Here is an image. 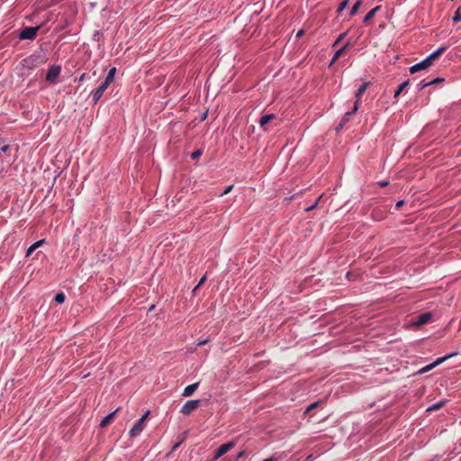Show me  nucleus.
<instances>
[{
    "mask_svg": "<svg viewBox=\"0 0 461 461\" xmlns=\"http://www.w3.org/2000/svg\"><path fill=\"white\" fill-rule=\"evenodd\" d=\"M149 415V411H147L140 419L136 422V424L131 429L129 434L131 437H136L139 435L145 428V420Z\"/></svg>",
    "mask_w": 461,
    "mask_h": 461,
    "instance_id": "f257e3e1",
    "label": "nucleus"
},
{
    "mask_svg": "<svg viewBox=\"0 0 461 461\" xmlns=\"http://www.w3.org/2000/svg\"><path fill=\"white\" fill-rule=\"evenodd\" d=\"M41 27V25H38L35 27H25L21 31L19 34L20 40H34Z\"/></svg>",
    "mask_w": 461,
    "mask_h": 461,
    "instance_id": "f03ea898",
    "label": "nucleus"
},
{
    "mask_svg": "<svg viewBox=\"0 0 461 461\" xmlns=\"http://www.w3.org/2000/svg\"><path fill=\"white\" fill-rule=\"evenodd\" d=\"M359 105H360V102L358 100H356L352 111L346 113L343 119L340 121L339 125L336 127L337 132L339 131L345 126V124L349 121L350 116L352 114H355L357 112Z\"/></svg>",
    "mask_w": 461,
    "mask_h": 461,
    "instance_id": "7ed1b4c3",
    "label": "nucleus"
},
{
    "mask_svg": "<svg viewBox=\"0 0 461 461\" xmlns=\"http://www.w3.org/2000/svg\"><path fill=\"white\" fill-rule=\"evenodd\" d=\"M200 404V400H190L187 401L181 408V413L184 415H189L191 412L195 411Z\"/></svg>",
    "mask_w": 461,
    "mask_h": 461,
    "instance_id": "20e7f679",
    "label": "nucleus"
},
{
    "mask_svg": "<svg viewBox=\"0 0 461 461\" xmlns=\"http://www.w3.org/2000/svg\"><path fill=\"white\" fill-rule=\"evenodd\" d=\"M235 446V443L233 441H229L227 443H224L221 445L215 451V455L212 458V461H216L218 458H220L221 456L229 452L233 447Z\"/></svg>",
    "mask_w": 461,
    "mask_h": 461,
    "instance_id": "39448f33",
    "label": "nucleus"
},
{
    "mask_svg": "<svg viewBox=\"0 0 461 461\" xmlns=\"http://www.w3.org/2000/svg\"><path fill=\"white\" fill-rule=\"evenodd\" d=\"M456 353H452V354H449V355H447L445 357H438L437 358L433 363L424 366L420 371V373H426V372H429L430 371L431 369H433L434 367L438 366V365L442 364L444 361H446L447 359L452 357L453 356H456Z\"/></svg>",
    "mask_w": 461,
    "mask_h": 461,
    "instance_id": "423d86ee",
    "label": "nucleus"
},
{
    "mask_svg": "<svg viewBox=\"0 0 461 461\" xmlns=\"http://www.w3.org/2000/svg\"><path fill=\"white\" fill-rule=\"evenodd\" d=\"M61 68L59 66H51L46 74V80L50 83H55L59 76Z\"/></svg>",
    "mask_w": 461,
    "mask_h": 461,
    "instance_id": "0eeeda50",
    "label": "nucleus"
},
{
    "mask_svg": "<svg viewBox=\"0 0 461 461\" xmlns=\"http://www.w3.org/2000/svg\"><path fill=\"white\" fill-rule=\"evenodd\" d=\"M108 86L109 85L104 81L95 91L92 92V100L94 104H96L100 100Z\"/></svg>",
    "mask_w": 461,
    "mask_h": 461,
    "instance_id": "6e6552de",
    "label": "nucleus"
},
{
    "mask_svg": "<svg viewBox=\"0 0 461 461\" xmlns=\"http://www.w3.org/2000/svg\"><path fill=\"white\" fill-rule=\"evenodd\" d=\"M431 318H432V312H424V313H421V314L416 316L415 318H413L412 323L415 326H421V325L426 324L428 321H429V320Z\"/></svg>",
    "mask_w": 461,
    "mask_h": 461,
    "instance_id": "1a4fd4ad",
    "label": "nucleus"
},
{
    "mask_svg": "<svg viewBox=\"0 0 461 461\" xmlns=\"http://www.w3.org/2000/svg\"><path fill=\"white\" fill-rule=\"evenodd\" d=\"M430 66H431V64L429 63V59H427V58H426L422 61L411 66L410 68V72L411 74H413L420 70L426 69V68H429Z\"/></svg>",
    "mask_w": 461,
    "mask_h": 461,
    "instance_id": "9d476101",
    "label": "nucleus"
},
{
    "mask_svg": "<svg viewBox=\"0 0 461 461\" xmlns=\"http://www.w3.org/2000/svg\"><path fill=\"white\" fill-rule=\"evenodd\" d=\"M446 50L447 47L445 46L438 48L437 50L429 55L427 59H429V63L432 65L433 61L437 59Z\"/></svg>",
    "mask_w": 461,
    "mask_h": 461,
    "instance_id": "9b49d317",
    "label": "nucleus"
},
{
    "mask_svg": "<svg viewBox=\"0 0 461 461\" xmlns=\"http://www.w3.org/2000/svg\"><path fill=\"white\" fill-rule=\"evenodd\" d=\"M199 383H194L187 385L183 392V396L189 397L191 396L194 391L198 388Z\"/></svg>",
    "mask_w": 461,
    "mask_h": 461,
    "instance_id": "f8f14e48",
    "label": "nucleus"
},
{
    "mask_svg": "<svg viewBox=\"0 0 461 461\" xmlns=\"http://www.w3.org/2000/svg\"><path fill=\"white\" fill-rule=\"evenodd\" d=\"M120 410V408H117L115 411H113V412H111L110 414H108L107 416H105L100 422V427L101 428H105L113 420V418L114 417L115 413Z\"/></svg>",
    "mask_w": 461,
    "mask_h": 461,
    "instance_id": "ddd939ff",
    "label": "nucleus"
},
{
    "mask_svg": "<svg viewBox=\"0 0 461 461\" xmlns=\"http://www.w3.org/2000/svg\"><path fill=\"white\" fill-rule=\"evenodd\" d=\"M370 84H371L370 82H365L358 87V89L357 90V92L355 94L357 100H358L360 102V97L366 92V88L370 86Z\"/></svg>",
    "mask_w": 461,
    "mask_h": 461,
    "instance_id": "4468645a",
    "label": "nucleus"
},
{
    "mask_svg": "<svg viewBox=\"0 0 461 461\" xmlns=\"http://www.w3.org/2000/svg\"><path fill=\"white\" fill-rule=\"evenodd\" d=\"M276 118L275 114H266L263 115L259 120V125L261 127H265L267 123L273 121Z\"/></svg>",
    "mask_w": 461,
    "mask_h": 461,
    "instance_id": "2eb2a0df",
    "label": "nucleus"
},
{
    "mask_svg": "<svg viewBox=\"0 0 461 461\" xmlns=\"http://www.w3.org/2000/svg\"><path fill=\"white\" fill-rule=\"evenodd\" d=\"M45 242L44 240H41L31 245L26 251V257H29L35 249L41 247Z\"/></svg>",
    "mask_w": 461,
    "mask_h": 461,
    "instance_id": "dca6fc26",
    "label": "nucleus"
},
{
    "mask_svg": "<svg viewBox=\"0 0 461 461\" xmlns=\"http://www.w3.org/2000/svg\"><path fill=\"white\" fill-rule=\"evenodd\" d=\"M380 8H381V6L377 5L375 8H373L372 10H370L366 14V15L364 17L363 22L364 23H368L375 16V14L380 10Z\"/></svg>",
    "mask_w": 461,
    "mask_h": 461,
    "instance_id": "f3484780",
    "label": "nucleus"
},
{
    "mask_svg": "<svg viewBox=\"0 0 461 461\" xmlns=\"http://www.w3.org/2000/svg\"><path fill=\"white\" fill-rule=\"evenodd\" d=\"M349 43L347 42L342 48H340L339 50H338L335 54L333 55V58L331 59V62L330 64L334 63L335 60H337L345 51L346 50L348 49Z\"/></svg>",
    "mask_w": 461,
    "mask_h": 461,
    "instance_id": "a211bd4d",
    "label": "nucleus"
},
{
    "mask_svg": "<svg viewBox=\"0 0 461 461\" xmlns=\"http://www.w3.org/2000/svg\"><path fill=\"white\" fill-rule=\"evenodd\" d=\"M115 72H116V68H112L109 70V72H108V74H107V76H106V77H105V79H104V82H105V83H107L109 86H110V85H111V83H112V82H113V80H114V75H115Z\"/></svg>",
    "mask_w": 461,
    "mask_h": 461,
    "instance_id": "6ab92c4d",
    "label": "nucleus"
},
{
    "mask_svg": "<svg viewBox=\"0 0 461 461\" xmlns=\"http://www.w3.org/2000/svg\"><path fill=\"white\" fill-rule=\"evenodd\" d=\"M409 80H406L402 82L399 86L398 89L395 91L393 97L397 98L400 94L404 90V88L409 85Z\"/></svg>",
    "mask_w": 461,
    "mask_h": 461,
    "instance_id": "aec40b11",
    "label": "nucleus"
},
{
    "mask_svg": "<svg viewBox=\"0 0 461 461\" xmlns=\"http://www.w3.org/2000/svg\"><path fill=\"white\" fill-rule=\"evenodd\" d=\"M361 5H362V0H357L354 4V5L352 6V8H351V10L349 12V15L350 16H354L357 13V11H358L359 7L361 6Z\"/></svg>",
    "mask_w": 461,
    "mask_h": 461,
    "instance_id": "412c9836",
    "label": "nucleus"
},
{
    "mask_svg": "<svg viewBox=\"0 0 461 461\" xmlns=\"http://www.w3.org/2000/svg\"><path fill=\"white\" fill-rule=\"evenodd\" d=\"M445 404V402H438L427 409V411H432L440 409Z\"/></svg>",
    "mask_w": 461,
    "mask_h": 461,
    "instance_id": "4be33fe9",
    "label": "nucleus"
},
{
    "mask_svg": "<svg viewBox=\"0 0 461 461\" xmlns=\"http://www.w3.org/2000/svg\"><path fill=\"white\" fill-rule=\"evenodd\" d=\"M321 403V401H317V402H314L312 403H311L310 405H308V407L306 408L305 411H304V414L310 412L312 410H314L315 408H317L320 404Z\"/></svg>",
    "mask_w": 461,
    "mask_h": 461,
    "instance_id": "5701e85b",
    "label": "nucleus"
},
{
    "mask_svg": "<svg viewBox=\"0 0 461 461\" xmlns=\"http://www.w3.org/2000/svg\"><path fill=\"white\" fill-rule=\"evenodd\" d=\"M55 302L58 303H64L65 301V294L63 293H58L56 295H55V298H54Z\"/></svg>",
    "mask_w": 461,
    "mask_h": 461,
    "instance_id": "b1692460",
    "label": "nucleus"
},
{
    "mask_svg": "<svg viewBox=\"0 0 461 461\" xmlns=\"http://www.w3.org/2000/svg\"><path fill=\"white\" fill-rule=\"evenodd\" d=\"M461 21V8H457L453 16V22L457 23Z\"/></svg>",
    "mask_w": 461,
    "mask_h": 461,
    "instance_id": "393cba45",
    "label": "nucleus"
},
{
    "mask_svg": "<svg viewBox=\"0 0 461 461\" xmlns=\"http://www.w3.org/2000/svg\"><path fill=\"white\" fill-rule=\"evenodd\" d=\"M349 3V0H344L343 2H341L337 9V12L339 14L341 13L348 5Z\"/></svg>",
    "mask_w": 461,
    "mask_h": 461,
    "instance_id": "a878e982",
    "label": "nucleus"
},
{
    "mask_svg": "<svg viewBox=\"0 0 461 461\" xmlns=\"http://www.w3.org/2000/svg\"><path fill=\"white\" fill-rule=\"evenodd\" d=\"M202 153H203V152H202V150H201V149L194 150V152H192V154H191V158H192L193 159H196V158H200V157H201Z\"/></svg>",
    "mask_w": 461,
    "mask_h": 461,
    "instance_id": "bb28decb",
    "label": "nucleus"
},
{
    "mask_svg": "<svg viewBox=\"0 0 461 461\" xmlns=\"http://www.w3.org/2000/svg\"><path fill=\"white\" fill-rule=\"evenodd\" d=\"M347 35V32L340 33L335 42L333 43V46L339 44Z\"/></svg>",
    "mask_w": 461,
    "mask_h": 461,
    "instance_id": "cd10ccee",
    "label": "nucleus"
},
{
    "mask_svg": "<svg viewBox=\"0 0 461 461\" xmlns=\"http://www.w3.org/2000/svg\"><path fill=\"white\" fill-rule=\"evenodd\" d=\"M321 197H322V195H320V196L318 197V199L316 200V202H315L313 204H312L311 206H309V207L306 209V211H307V212H310V211L313 210L314 208H316V207H317V205H318V203H319V201L321 199Z\"/></svg>",
    "mask_w": 461,
    "mask_h": 461,
    "instance_id": "c85d7f7f",
    "label": "nucleus"
},
{
    "mask_svg": "<svg viewBox=\"0 0 461 461\" xmlns=\"http://www.w3.org/2000/svg\"><path fill=\"white\" fill-rule=\"evenodd\" d=\"M429 86H430L429 82L421 81L418 86V90H422Z\"/></svg>",
    "mask_w": 461,
    "mask_h": 461,
    "instance_id": "c756f323",
    "label": "nucleus"
},
{
    "mask_svg": "<svg viewBox=\"0 0 461 461\" xmlns=\"http://www.w3.org/2000/svg\"><path fill=\"white\" fill-rule=\"evenodd\" d=\"M443 81H444V78L437 77V78L433 79L432 81H429V85L430 86L437 85V84H438L440 82H443Z\"/></svg>",
    "mask_w": 461,
    "mask_h": 461,
    "instance_id": "7c9ffc66",
    "label": "nucleus"
},
{
    "mask_svg": "<svg viewBox=\"0 0 461 461\" xmlns=\"http://www.w3.org/2000/svg\"><path fill=\"white\" fill-rule=\"evenodd\" d=\"M232 188H233V185H230L227 186V187L223 190V192L220 194V196H223V195H225V194H229V193L231 191V189H232Z\"/></svg>",
    "mask_w": 461,
    "mask_h": 461,
    "instance_id": "2f4dec72",
    "label": "nucleus"
},
{
    "mask_svg": "<svg viewBox=\"0 0 461 461\" xmlns=\"http://www.w3.org/2000/svg\"><path fill=\"white\" fill-rule=\"evenodd\" d=\"M208 342H209V339H201L198 341L197 347L203 346V345L207 344Z\"/></svg>",
    "mask_w": 461,
    "mask_h": 461,
    "instance_id": "473e14b6",
    "label": "nucleus"
},
{
    "mask_svg": "<svg viewBox=\"0 0 461 461\" xmlns=\"http://www.w3.org/2000/svg\"><path fill=\"white\" fill-rule=\"evenodd\" d=\"M1 151L6 153L10 149V146L8 144H5L1 147Z\"/></svg>",
    "mask_w": 461,
    "mask_h": 461,
    "instance_id": "72a5a7b5",
    "label": "nucleus"
},
{
    "mask_svg": "<svg viewBox=\"0 0 461 461\" xmlns=\"http://www.w3.org/2000/svg\"><path fill=\"white\" fill-rule=\"evenodd\" d=\"M378 185L381 186V187H384V186H387L389 185V182L388 181H379L378 182Z\"/></svg>",
    "mask_w": 461,
    "mask_h": 461,
    "instance_id": "f704fd0d",
    "label": "nucleus"
},
{
    "mask_svg": "<svg viewBox=\"0 0 461 461\" xmlns=\"http://www.w3.org/2000/svg\"><path fill=\"white\" fill-rule=\"evenodd\" d=\"M206 276H203L201 280L199 281V283L197 284L198 286H201L203 285V283L206 281Z\"/></svg>",
    "mask_w": 461,
    "mask_h": 461,
    "instance_id": "c9c22d12",
    "label": "nucleus"
},
{
    "mask_svg": "<svg viewBox=\"0 0 461 461\" xmlns=\"http://www.w3.org/2000/svg\"><path fill=\"white\" fill-rule=\"evenodd\" d=\"M404 203V201L403 200H400L396 203V208L399 209L400 207L402 206V204Z\"/></svg>",
    "mask_w": 461,
    "mask_h": 461,
    "instance_id": "e433bc0d",
    "label": "nucleus"
},
{
    "mask_svg": "<svg viewBox=\"0 0 461 461\" xmlns=\"http://www.w3.org/2000/svg\"><path fill=\"white\" fill-rule=\"evenodd\" d=\"M303 34H304V30L302 29V30L298 31V32L296 34V38L302 37Z\"/></svg>",
    "mask_w": 461,
    "mask_h": 461,
    "instance_id": "4c0bfd02",
    "label": "nucleus"
},
{
    "mask_svg": "<svg viewBox=\"0 0 461 461\" xmlns=\"http://www.w3.org/2000/svg\"><path fill=\"white\" fill-rule=\"evenodd\" d=\"M243 456H245V451H240V452L237 455L236 459H240V458H241Z\"/></svg>",
    "mask_w": 461,
    "mask_h": 461,
    "instance_id": "58836bf2",
    "label": "nucleus"
},
{
    "mask_svg": "<svg viewBox=\"0 0 461 461\" xmlns=\"http://www.w3.org/2000/svg\"><path fill=\"white\" fill-rule=\"evenodd\" d=\"M179 445H180V442H178V443L175 444V445L173 446V447H172V451H175V450L179 447Z\"/></svg>",
    "mask_w": 461,
    "mask_h": 461,
    "instance_id": "ea45409f",
    "label": "nucleus"
},
{
    "mask_svg": "<svg viewBox=\"0 0 461 461\" xmlns=\"http://www.w3.org/2000/svg\"><path fill=\"white\" fill-rule=\"evenodd\" d=\"M199 287H200V286L196 285V286L193 289V292H192V293L194 294L197 292V290H198V288H199Z\"/></svg>",
    "mask_w": 461,
    "mask_h": 461,
    "instance_id": "a19ab883",
    "label": "nucleus"
},
{
    "mask_svg": "<svg viewBox=\"0 0 461 461\" xmlns=\"http://www.w3.org/2000/svg\"><path fill=\"white\" fill-rule=\"evenodd\" d=\"M155 309V304H152L149 308V312H152Z\"/></svg>",
    "mask_w": 461,
    "mask_h": 461,
    "instance_id": "79ce46f5",
    "label": "nucleus"
},
{
    "mask_svg": "<svg viewBox=\"0 0 461 461\" xmlns=\"http://www.w3.org/2000/svg\"><path fill=\"white\" fill-rule=\"evenodd\" d=\"M86 74H82L79 77V81H83L85 79Z\"/></svg>",
    "mask_w": 461,
    "mask_h": 461,
    "instance_id": "37998d69",
    "label": "nucleus"
},
{
    "mask_svg": "<svg viewBox=\"0 0 461 461\" xmlns=\"http://www.w3.org/2000/svg\"><path fill=\"white\" fill-rule=\"evenodd\" d=\"M31 59H31V58H29V59H24L23 61H24L25 63H28Z\"/></svg>",
    "mask_w": 461,
    "mask_h": 461,
    "instance_id": "c03bdc74",
    "label": "nucleus"
}]
</instances>
